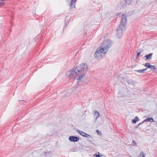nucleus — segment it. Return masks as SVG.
I'll return each mask as SVG.
<instances>
[{"label":"nucleus","mask_w":157,"mask_h":157,"mask_svg":"<svg viewBox=\"0 0 157 157\" xmlns=\"http://www.w3.org/2000/svg\"><path fill=\"white\" fill-rule=\"evenodd\" d=\"M140 156L142 155V157H145V155L143 152H142L140 153Z\"/></svg>","instance_id":"a211bd4d"},{"label":"nucleus","mask_w":157,"mask_h":157,"mask_svg":"<svg viewBox=\"0 0 157 157\" xmlns=\"http://www.w3.org/2000/svg\"><path fill=\"white\" fill-rule=\"evenodd\" d=\"M5 3L3 2H0V6H2L4 5Z\"/></svg>","instance_id":"6ab92c4d"},{"label":"nucleus","mask_w":157,"mask_h":157,"mask_svg":"<svg viewBox=\"0 0 157 157\" xmlns=\"http://www.w3.org/2000/svg\"><path fill=\"white\" fill-rule=\"evenodd\" d=\"M44 155L46 156L48 155L49 154H50L51 153V151H48V152L44 151Z\"/></svg>","instance_id":"dca6fc26"},{"label":"nucleus","mask_w":157,"mask_h":157,"mask_svg":"<svg viewBox=\"0 0 157 157\" xmlns=\"http://www.w3.org/2000/svg\"><path fill=\"white\" fill-rule=\"evenodd\" d=\"M151 65L149 63H146L144 65V66L147 67V68H149L150 67H151Z\"/></svg>","instance_id":"2eb2a0df"},{"label":"nucleus","mask_w":157,"mask_h":157,"mask_svg":"<svg viewBox=\"0 0 157 157\" xmlns=\"http://www.w3.org/2000/svg\"><path fill=\"white\" fill-rule=\"evenodd\" d=\"M96 132H98V134L99 135V130H96Z\"/></svg>","instance_id":"a878e982"},{"label":"nucleus","mask_w":157,"mask_h":157,"mask_svg":"<svg viewBox=\"0 0 157 157\" xmlns=\"http://www.w3.org/2000/svg\"><path fill=\"white\" fill-rule=\"evenodd\" d=\"M70 141L71 142H77L79 140V138L74 136H71L69 138Z\"/></svg>","instance_id":"423d86ee"},{"label":"nucleus","mask_w":157,"mask_h":157,"mask_svg":"<svg viewBox=\"0 0 157 157\" xmlns=\"http://www.w3.org/2000/svg\"><path fill=\"white\" fill-rule=\"evenodd\" d=\"M112 41L109 40H105L103 42L101 47L107 52L108 49L112 46Z\"/></svg>","instance_id":"f03ea898"},{"label":"nucleus","mask_w":157,"mask_h":157,"mask_svg":"<svg viewBox=\"0 0 157 157\" xmlns=\"http://www.w3.org/2000/svg\"><path fill=\"white\" fill-rule=\"evenodd\" d=\"M139 120V119L138 117L137 116H136L135 118L134 119L132 120V123L135 124L136 123L137 121H138Z\"/></svg>","instance_id":"ddd939ff"},{"label":"nucleus","mask_w":157,"mask_h":157,"mask_svg":"<svg viewBox=\"0 0 157 157\" xmlns=\"http://www.w3.org/2000/svg\"><path fill=\"white\" fill-rule=\"evenodd\" d=\"M125 28H123L122 26L120 25L117 28V36L119 38H121V37L123 34V30H124Z\"/></svg>","instance_id":"39448f33"},{"label":"nucleus","mask_w":157,"mask_h":157,"mask_svg":"<svg viewBox=\"0 0 157 157\" xmlns=\"http://www.w3.org/2000/svg\"><path fill=\"white\" fill-rule=\"evenodd\" d=\"M88 65L86 63H82L77 66L75 69H71L67 71L66 75L69 78H73L77 76V80H81L85 76L88 70Z\"/></svg>","instance_id":"f257e3e1"},{"label":"nucleus","mask_w":157,"mask_h":157,"mask_svg":"<svg viewBox=\"0 0 157 157\" xmlns=\"http://www.w3.org/2000/svg\"><path fill=\"white\" fill-rule=\"evenodd\" d=\"M95 157H101V156L99 154H95L94 155Z\"/></svg>","instance_id":"aec40b11"},{"label":"nucleus","mask_w":157,"mask_h":157,"mask_svg":"<svg viewBox=\"0 0 157 157\" xmlns=\"http://www.w3.org/2000/svg\"><path fill=\"white\" fill-rule=\"evenodd\" d=\"M126 4L127 5L130 4L132 2V0H124Z\"/></svg>","instance_id":"4468645a"},{"label":"nucleus","mask_w":157,"mask_h":157,"mask_svg":"<svg viewBox=\"0 0 157 157\" xmlns=\"http://www.w3.org/2000/svg\"><path fill=\"white\" fill-rule=\"evenodd\" d=\"M94 117H97V118H98L100 116V114L99 112L97 111V110L94 111Z\"/></svg>","instance_id":"f8f14e48"},{"label":"nucleus","mask_w":157,"mask_h":157,"mask_svg":"<svg viewBox=\"0 0 157 157\" xmlns=\"http://www.w3.org/2000/svg\"><path fill=\"white\" fill-rule=\"evenodd\" d=\"M151 67L149 68L151 69L152 70L154 71L155 69V66L152 65H151Z\"/></svg>","instance_id":"f3484780"},{"label":"nucleus","mask_w":157,"mask_h":157,"mask_svg":"<svg viewBox=\"0 0 157 157\" xmlns=\"http://www.w3.org/2000/svg\"><path fill=\"white\" fill-rule=\"evenodd\" d=\"M152 54L153 53H151L148 55H145L144 57H143V59L146 60L147 59H152Z\"/></svg>","instance_id":"6e6552de"},{"label":"nucleus","mask_w":157,"mask_h":157,"mask_svg":"<svg viewBox=\"0 0 157 157\" xmlns=\"http://www.w3.org/2000/svg\"><path fill=\"white\" fill-rule=\"evenodd\" d=\"M65 24H66V25H67V24H66V22H65Z\"/></svg>","instance_id":"c756f323"},{"label":"nucleus","mask_w":157,"mask_h":157,"mask_svg":"<svg viewBox=\"0 0 157 157\" xmlns=\"http://www.w3.org/2000/svg\"><path fill=\"white\" fill-rule=\"evenodd\" d=\"M142 52V51L137 52V57H138L140 55V54Z\"/></svg>","instance_id":"5701e85b"},{"label":"nucleus","mask_w":157,"mask_h":157,"mask_svg":"<svg viewBox=\"0 0 157 157\" xmlns=\"http://www.w3.org/2000/svg\"><path fill=\"white\" fill-rule=\"evenodd\" d=\"M71 0V2L73 3L74 0Z\"/></svg>","instance_id":"cd10ccee"},{"label":"nucleus","mask_w":157,"mask_h":157,"mask_svg":"<svg viewBox=\"0 0 157 157\" xmlns=\"http://www.w3.org/2000/svg\"><path fill=\"white\" fill-rule=\"evenodd\" d=\"M78 133L82 136H84L85 137H89L90 136V137L92 138V137L90 136V135L88 134L85 132L81 131L80 130H78Z\"/></svg>","instance_id":"0eeeda50"},{"label":"nucleus","mask_w":157,"mask_h":157,"mask_svg":"<svg viewBox=\"0 0 157 157\" xmlns=\"http://www.w3.org/2000/svg\"><path fill=\"white\" fill-rule=\"evenodd\" d=\"M76 1H77V0H74L73 3L74 4H76Z\"/></svg>","instance_id":"393cba45"},{"label":"nucleus","mask_w":157,"mask_h":157,"mask_svg":"<svg viewBox=\"0 0 157 157\" xmlns=\"http://www.w3.org/2000/svg\"><path fill=\"white\" fill-rule=\"evenodd\" d=\"M96 117L95 119V121H96V120H97V119L98 118H97V117Z\"/></svg>","instance_id":"bb28decb"},{"label":"nucleus","mask_w":157,"mask_h":157,"mask_svg":"<svg viewBox=\"0 0 157 157\" xmlns=\"http://www.w3.org/2000/svg\"><path fill=\"white\" fill-rule=\"evenodd\" d=\"M75 4H74V3L71 2L70 5L69 10H70L72 9H75Z\"/></svg>","instance_id":"9b49d317"},{"label":"nucleus","mask_w":157,"mask_h":157,"mask_svg":"<svg viewBox=\"0 0 157 157\" xmlns=\"http://www.w3.org/2000/svg\"><path fill=\"white\" fill-rule=\"evenodd\" d=\"M142 122L141 123H140L139 124H138L135 127L136 128H138V127H139V126L142 124Z\"/></svg>","instance_id":"b1692460"},{"label":"nucleus","mask_w":157,"mask_h":157,"mask_svg":"<svg viewBox=\"0 0 157 157\" xmlns=\"http://www.w3.org/2000/svg\"><path fill=\"white\" fill-rule=\"evenodd\" d=\"M147 68L143 69V70H134L135 71L138 72L139 73H144V71H145L147 70Z\"/></svg>","instance_id":"9d476101"},{"label":"nucleus","mask_w":157,"mask_h":157,"mask_svg":"<svg viewBox=\"0 0 157 157\" xmlns=\"http://www.w3.org/2000/svg\"><path fill=\"white\" fill-rule=\"evenodd\" d=\"M127 16L125 14H123L121 17V20L120 25L122 26L123 28H125V26L127 23Z\"/></svg>","instance_id":"20e7f679"},{"label":"nucleus","mask_w":157,"mask_h":157,"mask_svg":"<svg viewBox=\"0 0 157 157\" xmlns=\"http://www.w3.org/2000/svg\"><path fill=\"white\" fill-rule=\"evenodd\" d=\"M128 84H133V82L132 81H128Z\"/></svg>","instance_id":"412c9836"},{"label":"nucleus","mask_w":157,"mask_h":157,"mask_svg":"<svg viewBox=\"0 0 157 157\" xmlns=\"http://www.w3.org/2000/svg\"><path fill=\"white\" fill-rule=\"evenodd\" d=\"M66 27H65V26H64V29L65 28H66Z\"/></svg>","instance_id":"c85d7f7f"},{"label":"nucleus","mask_w":157,"mask_h":157,"mask_svg":"<svg viewBox=\"0 0 157 157\" xmlns=\"http://www.w3.org/2000/svg\"><path fill=\"white\" fill-rule=\"evenodd\" d=\"M147 121H149L151 122H154V120L152 117H149L146 119L144 121L142 122V123H143L144 122Z\"/></svg>","instance_id":"1a4fd4ad"},{"label":"nucleus","mask_w":157,"mask_h":157,"mask_svg":"<svg viewBox=\"0 0 157 157\" xmlns=\"http://www.w3.org/2000/svg\"><path fill=\"white\" fill-rule=\"evenodd\" d=\"M106 53V52L100 47L97 49L94 54L95 57L96 59H99L102 58Z\"/></svg>","instance_id":"7ed1b4c3"},{"label":"nucleus","mask_w":157,"mask_h":157,"mask_svg":"<svg viewBox=\"0 0 157 157\" xmlns=\"http://www.w3.org/2000/svg\"><path fill=\"white\" fill-rule=\"evenodd\" d=\"M132 143L134 144V145H136L137 143L136 142V141L133 140H132Z\"/></svg>","instance_id":"4be33fe9"}]
</instances>
